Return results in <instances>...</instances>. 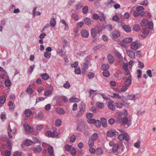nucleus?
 <instances>
[{
  "mask_svg": "<svg viewBox=\"0 0 156 156\" xmlns=\"http://www.w3.org/2000/svg\"><path fill=\"white\" fill-rule=\"evenodd\" d=\"M70 151V153L72 155L74 156L76 154V150L75 148L74 147H72L71 150Z\"/></svg>",
  "mask_w": 156,
  "mask_h": 156,
  "instance_id": "c03bdc74",
  "label": "nucleus"
},
{
  "mask_svg": "<svg viewBox=\"0 0 156 156\" xmlns=\"http://www.w3.org/2000/svg\"><path fill=\"white\" fill-rule=\"evenodd\" d=\"M63 50L62 48L60 47H59L58 49L57 52L60 56H62L63 55Z\"/></svg>",
  "mask_w": 156,
  "mask_h": 156,
  "instance_id": "2f4dec72",
  "label": "nucleus"
},
{
  "mask_svg": "<svg viewBox=\"0 0 156 156\" xmlns=\"http://www.w3.org/2000/svg\"><path fill=\"white\" fill-rule=\"evenodd\" d=\"M101 122L99 120H97L96 121V122L95 123L96 126L97 127L99 128L101 126Z\"/></svg>",
  "mask_w": 156,
  "mask_h": 156,
  "instance_id": "4d7b16f0",
  "label": "nucleus"
},
{
  "mask_svg": "<svg viewBox=\"0 0 156 156\" xmlns=\"http://www.w3.org/2000/svg\"><path fill=\"white\" fill-rule=\"evenodd\" d=\"M38 141H39V140L37 138L35 137H33L32 138V140H30L29 139H27V140L26 142H30V143H32L35 144L37 143H38Z\"/></svg>",
  "mask_w": 156,
  "mask_h": 156,
  "instance_id": "f3484780",
  "label": "nucleus"
},
{
  "mask_svg": "<svg viewBox=\"0 0 156 156\" xmlns=\"http://www.w3.org/2000/svg\"><path fill=\"white\" fill-rule=\"evenodd\" d=\"M133 29L136 31H139L140 30L141 28L139 24H136L133 26Z\"/></svg>",
  "mask_w": 156,
  "mask_h": 156,
  "instance_id": "393cba45",
  "label": "nucleus"
},
{
  "mask_svg": "<svg viewBox=\"0 0 156 156\" xmlns=\"http://www.w3.org/2000/svg\"><path fill=\"white\" fill-rule=\"evenodd\" d=\"M72 147L71 146L69 145H66L65 147L66 150L68 151H70Z\"/></svg>",
  "mask_w": 156,
  "mask_h": 156,
  "instance_id": "5fc2aeb1",
  "label": "nucleus"
},
{
  "mask_svg": "<svg viewBox=\"0 0 156 156\" xmlns=\"http://www.w3.org/2000/svg\"><path fill=\"white\" fill-rule=\"evenodd\" d=\"M150 32L149 29L148 28H145L142 30V33L146 36H147Z\"/></svg>",
  "mask_w": 156,
  "mask_h": 156,
  "instance_id": "5701e85b",
  "label": "nucleus"
},
{
  "mask_svg": "<svg viewBox=\"0 0 156 156\" xmlns=\"http://www.w3.org/2000/svg\"><path fill=\"white\" fill-rule=\"evenodd\" d=\"M46 136L48 137H53L52 132L51 131H48L46 132Z\"/></svg>",
  "mask_w": 156,
  "mask_h": 156,
  "instance_id": "09e8293b",
  "label": "nucleus"
},
{
  "mask_svg": "<svg viewBox=\"0 0 156 156\" xmlns=\"http://www.w3.org/2000/svg\"><path fill=\"white\" fill-rule=\"evenodd\" d=\"M75 73L77 74H80L81 73L80 69V67L76 68L75 70Z\"/></svg>",
  "mask_w": 156,
  "mask_h": 156,
  "instance_id": "0e129e2a",
  "label": "nucleus"
},
{
  "mask_svg": "<svg viewBox=\"0 0 156 156\" xmlns=\"http://www.w3.org/2000/svg\"><path fill=\"white\" fill-rule=\"evenodd\" d=\"M148 20L147 19H144L142 20L140 23V25L141 26H146L147 25Z\"/></svg>",
  "mask_w": 156,
  "mask_h": 156,
  "instance_id": "412c9836",
  "label": "nucleus"
},
{
  "mask_svg": "<svg viewBox=\"0 0 156 156\" xmlns=\"http://www.w3.org/2000/svg\"><path fill=\"white\" fill-rule=\"evenodd\" d=\"M117 134H118V131L114 129H110L107 133V136L110 137H112L114 136H116Z\"/></svg>",
  "mask_w": 156,
  "mask_h": 156,
  "instance_id": "39448f33",
  "label": "nucleus"
},
{
  "mask_svg": "<svg viewBox=\"0 0 156 156\" xmlns=\"http://www.w3.org/2000/svg\"><path fill=\"white\" fill-rule=\"evenodd\" d=\"M50 25L52 27H55L56 24V21L55 19L54 18H52L50 20Z\"/></svg>",
  "mask_w": 156,
  "mask_h": 156,
  "instance_id": "cd10ccee",
  "label": "nucleus"
},
{
  "mask_svg": "<svg viewBox=\"0 0 156 156\" xmlns=\"http://www.w3.org/2000/svg\"><path fill=\"white\" fill-rule=\"evenodd\" d=\"M44 95L46 96H49L52 94V91L51 90H48L44 92Z\"/></svg>",
  "mask_w": 156,
  "mask_h": 156,
  "instance_id": "3c124183",
  "label": "nucleus"
},
{
  "mask_svg": "<svg viewBox=\"0 0 156 156\" xmlns=\"http://www.w3.org/2000/svg\"><path fill=\"white\" fill-rule=\"evenodd\" d=\"M92 17L94 20H97L99 19V16L98 14L94 13L92 15Z\"/></svg>",
  "mask_w": 156,
  "mask_h": 156,
  "instance_id": "79ce46f5",
  "label": "nucleus"
},
{
  "mask_svg": "<svg viewBox=\"0 0 156 156\" xmlns=\"http://www.w3.org/2000/svg\"><path fill=\"white\" fill-rule=\"evenodd\" d=\"M112 19L114 21H118L119 20V18L118 16L115 15L113 16Z\"/></svg>",
  "mask_w": 156,
  "mask_h": 156,
  "instance_id": "774afa93",
  "label": "nucleus"
},
{
  "mask_svg": "<svg viewBox=\"0 0 156 156\" xmlns=\"http://www.w3.org/2000/svg\"><path fill=\"white\" fill-rule=\"evenodd\" d=\"M113 95L112 97L113 98L119 99H121V96H120L118 94L114 93L113 94Z\"/></svg>",
  "mask_w": 156,
  "mask_h": 156,
  "instance_id": "a19ab883",
  "label": "nucleus"
},
{
  "mask_svg": "<svg viewBox=\"0 0 156 156\" xmlns=\"http://www.w3.org/2000/svg\"><path fill=\"white\" fill-rule=\"evenodd\" d=\"M90 32L91 37L93 38L96 37L97 34L96 30L94 28H92L91 29Z\"/></svg>",
  "mask_w": 156,
  "mask_h": 156,
  "instance_id": "4468645a",
  "label": "nucleus"
},
{
  "mask_svg": "<svg viewBox=\"0 0 156 156\" xmlns=\"http://www.w3.org/2000/svg\"><path fill=\"white\" fill-rule=\"evenodd\" d=\"M62 121L60 119H57L55 122V125L57 127H59L61 124Z\"/></svg>",
  "mask_w": 156,
  "mask_h": 156,
  "instance_id": "58836bf2",
  "label": "nucleus"
},
{
  "mask_svg": "<svg viewBox=\"0 0 156 156\" xmlns=\"http://www.w3.org/2000/svg\"><path fill=\"white\" fill-rule=\"evenodd\" d=\"M37 117L39 119H42L44 117V115L41 112H40L37 114Z\"/></svg>",
  "mask_w": 156,
  "mask_h": 156,
  "instance_id": "8fccbe9b",
  "label": "nucleus"
},
{
  "mask_svg": "<svg viewBox=\"0 0 156 156\" xmlns=\"http://www.w3.org/2000/svg\"><path fill=\"white\" fill-rule=\"evenodd\" d=\"M132 41L133 38L132 37H126L122 40V42L126 44H128L131 42Z\"/></svg>",
  "mask_w": 156,
  "mask_h": 156,
  "instance_id": "f8f14e48",
  "label": "nucleus"
},
{
  "mask_svg": "<svg viewBox=\"0 0 156 156\" xmlns=\"http://www.w3.org/2000/svg\"><path fill=\"white\" fill-rule=\"evenodd\" d=\"M122 27L124 30L126 32H130L131 31V28L128 25H124L122 26Z\"/></svg>",
  "mask_w": 156,
  "mask_h": 156,
  "instance_id": "ddd939ff",
  "label": "nucleus"
},
{
  "mask_svg": "<svg viewBox=\"0 0 156 156\" xmlns=\"http://www.w3.org/2000/svg\"><path fill=\"white\" fill-rule=\"evenodd\" d=\"M76 139V136L74 135H72L70 138V140L71 142H74Z\"/></svg>",
  "mask_w": 156,
  "mask_h": 156,
  "instance_id": "338daca9",
  "label": "nucleus"
},
{
  "mask_svg": "<svg viewBox=\"0 0 156 156\" xmlns=\"http://www.w3.org/2000/svg\"><path fill=\"white\" fill-rule=\"evenodd\" d=\"M140 44L138 41L133 42L131 44V47L132 49L136 50L139 48Z\"/></svg>",
  "mask_w": 156,
  "mask_h": 156,
  "instance_id": "0eeeda50",
  "label": "nucleus"
},
{
  "mask_svg": "<svg viewBox=\"0 0 156 156\" xmlns=\"http://www.w3.org/2000/svg\"><path fill=\"white\" fill-rule=\"evenodd\" d=\"M44 56L47 58H50L51 55V53L48 52H46L44 53Z\"/></svg>",
  "mask_w": 156,
  "mask_h": 156,
  "instance_id": "13d9d810",
  "label": "nucleus"
},
{
  "mask_svg": "<svg viewBox=\"0 0 156 156\" xmlns=\"http://www.w3.org/2000/svg\"><path fill=\"white\" fill-rule=\"evenodd\" d=\"M101 123L102 126L104 127H105L107 126V121L105 118H101Z\"/></svg>",
  "mask_w": 156,
  "mask_h": 156,
  "instance_id": "aec40b11",
  "label": "nucleus"
},
{
  "mask_svg": "<svg viewBox=\"0 0 156 156\" xmlns=\"http://www.w3.org/2000/svg\"><path fill=\"white\" fill-rule=\"evenodd\" d=\"M149 28V29H152L153 28V23L152 21L149 22L148 21V23L147 24Z\"/></svg>",
  "mask_w": 156,
  "mask_h": 156,
  "instance_id": "6e6d98bb",
  "label": "nucleus"
},
{
  "mask_svg": "<svg viewBox=\"0 0 156 156\" xmlns=\"http://www.w3.org/2000/svg\"><path fill=\"white\" fill-rule=\"evenodd\" d=\"M128 64L126 63H124L122 65V68L125 71H127L128 70Z\"/></svg>",
  "mask_w": 156,
  "mask_h": 156,
  "instance_id": "de8ad7c7",
  "label": "nucleus"
},
{
  "mask_svg": "<svg viewBox=\"0 0 156 156\" xmlns=\"http://www.w3.org/2000/svg\"><path fill=\"white\" fill-rule=\"evenodd\" d=\"M108 58L109 63L112 64L114 62V58L111 54H109L108 55Z\"/></svg>",
  "mask_w": 156,
  "mask_h": 156,
  "instance_id": "9d476101",
  "label": "nucleus"
},
{
  "mask_svg": "<svg viewBox=\"0 0 156 156\" xmlns=\"http://www.w3.org/2000/svg\"><path fill=\"white\" fill-rule=\"evenodd\" d=\"M98 135L97 133H94L93 135L91 136L90 139L93 140H96L98 138Z\"/></svg>",
  "mask_w": 156,
  "mask_h": 156,
  "instance_id": "f704fd0d",
  "label": "nucleus"
},
{
  "mask_svg": "<svg viewBox=\"0 0 156 156\" xmlns=\"http://www.w3.org/2000/svg\"><path fill=\"white\" fill-rule=\"evenodd\" d=\"M129 99L130 100H135L136 99L135 96L134 95H130L128 96Z\"/></svg>",
  "mask_w": 156,
  "mask_h": 156,
  "instance_id": "052dcab7",
  "label": "nucleus"
},
{
  "mask_svg": "<svg viewBox=\"0 0 156 156\" xmlns=\"http://www.w3.org/2000/svg\"><path fill=\"white\" fill-rule=\"evenodd\" d=\"M120 36V32L117 30H115L112 32L111 37L112 39H116Z\"/></svg>",
  "mask_w": 156,
  "mask_h": 156,
  "instance_id": "423d86ee",
  "label": "nucleus"
},
{
  "mask_svg": "<svg viewBox=\"0 0 156 156\" xmlns=\"http://www.w3.org/2000/svg\"><path fill=\"white\" fill-rule=\"evenodd\" d=\"M81 34L82 37L86 38L88 37L89 33L87 30L83 29L81 31Z\"/></svg>",
  "mask_w": 156,
  "mask_h": 156,
  "instance_id": "6e6552de",
  "label": "nucleus"
},
{
  "mask_svg": "<svg viewBox=\"0 0 156 156\" xmlns=\"http://www.w3.org/2000/svg\"><path fill=\"white\" fill-rule=\"evenodd\" d=\"M118 134H117L118 136V139L120 141L125 140L127 141H129V136L128 134L125 133V131L122 130H118Z\"/></svg>",
  "mask_w": 156,
  "mask_h": 156,
  "instance_id": "f257e3e1",
  "label": "nucleus"
},
{
  "mask_svg": "<svg viewBox=\"0 0 156 156\" xmlns=\"http://www.w3.org/2000/svg\"><path fill=\"white\" fill-rule=\"evenodd\" d=\"M83 24L84 23L83 22H79L77 23L76 26L77 27L81 28L83 26Z\"/></svg>",
  "mask_w": 156,
  "mask_h": 156,
  "instance_id": "69168bd1",
  "label": "nucleus"
},
{
  "mask_svg": "<svg viewBox=\"0 0 156 156\" xmlns=\"http://www.w3.org/2000/svg\"><path fill=\"white\" fill-rule=\"evenodd\" d=\"M84 21L85 24L88 26L91 25V22L90 18L87 17H85L84 19Z\"/></svg>",
  "mask_w": 156,
  "mask_h": 156,
  "instance_id": "dca6fc26",
  "label": "nucleus"
},
{
  "mask_svg": "<svg viewBox=\"0 0 156 156\" xmlns=\"http://www.w3.org/2000/svg\"><path fill=\"white\" fill-rule=\"evenodd\" d=\"M41 76L42 79L44 80H47L49 78V75L46 73L42 74Z\"/></svg>",
  "mask_w": 156,
  "mask_h": 156,
  "instance_id": "b1692460",
  "label": "nucleus"
},
{
  "mask_svg": "<svg viewBox=\"0 0 156 156\" xmlns=\"http://www.w3.org/2000/svg\"><path fill=\"white\" fill-rule=\"evenodd\" d=\"M79 99L76 98H72L70 99V101L72 102H78Z\"/></svg>",
  "mask_w": 156,
  "mask_h": 156,
  "instance_id": "37998d69",
  "label": "nucleus"
},
{
  "mask_svg": "<svg viewBox=\"0 0 156 156\" xmlns=\"http://www.w3.org/2000/svg\"><path fill=\"white\" fill-rule=\"evenodd\" d=\"M128 87V86H127L125 85L122 86L120 90L122 92H125L127 89Z\"/></svg>",
  "mask_w": 156,
  "mask_h": 156,
  "instance_id": "680f3d73",
  "label": "nucleus"
},
{
  "mask_svg": "<svg viewBox=\"0 0 156 156\" xmlns=\"http://www.w3.org/2000/svg\"><path fill=\"white\" fill-rule=\"evenodd\" d=\"M128 56L130 58H133L135 57V53L130 50H127L126 51Z\"/></svg>",
  "mask_w": 156,
  "mask_h": 156,
  "instance_id": "1a4fd4ad",
  "label": "nucleus"
},
{
  "mask_svg": "<svg viewBox=\"0 0 156 156\" xmlns=\"http://www.w3.org/2000/svg\"><path fill=\"white\" fill-rule=\"evenodd\" d=\"M89 62V61L88 59H85L83 66L85 69L88 68Z\"/></svg>",
  "mask_w": 156,
  "mask_h": 156,
  "instance_id": "864d4df0",
  "label": "nucleus"
},
{
  "mask_svg": "<svg viewBox=\"0 0 156 156\" xmlns=\"http://www.w3.org/2000/svg\"><path fill=\"white\" fill-rule=\"evenodd\" d=\"M34 151L37 152H40L41 150V148L39 145L37 146L36 147L34 148Z\"/></svg>",
  "mask_w": 156,
  "mask_h": 156,
  "instance_id": "c756f323",
  "label": "nucleus"
},
{
  "mask_svg": "<svg viewBox=\"0 0 156 156\" xmlns=\"http://www.w3.org/2000/svg\"><path fill=\"white\" fill-rule=\"evenodd\" d=\"M109 68V66L108 64H103L101 66V69L104 71L108 70Z\"/></svg>",
  "mask_w": 156,
  "mask_h": 156,
  "instance_id": "a878e982",
  "label": "nucleus"
},
{
  "mask_svg": "<svg viewBox=\"0 0 156 156\" xmlns=\"http://www.w3.org/2000/svg\"><path fill=\"white\" fill-rule=\"evenodd\" d=\"M56 112L60 114H62L65 113V111L64 110L60 108H57L56 109Z\"/></svg>",
  "mask_w": 156,
  "mask_h": 156,
  "instance_id": "72a5a7b5",
  "label": "nucleus"
},
{
  "mask_svg": "<svg viewBox=\"0 0 156 156\" xmlns=\"http://www.w3.org/2000/svg\"><path fill=\"white\" fill-rule=\"evenodd\" d=\"M108 108L112 111H114L115 110V107L114 105L111 103H108L107 104Z\"/></svg>",
  "mask_w": 156,
  "mask_h": 156,
  "instance_id": "7c9ffc66",
  "label": "nucleus"
},
{
  "mask_svg": "<svg viewBox=\"0 0 156 156\" xmlns=\"http://www.w3.org/2000/svg\"><path fill=\"white\" fill-rule=\"evenodd\" d=\"M24 129L25 131L31 132L32 130L30 126L27 124H24L23 125Z\"/></svg>",
  "mask_w": 156,
  "mask_h": 156,
  "instance_id": "9b49d317",
  "label": "nucleus"
},
{
  "mask_svg": "<svg viewBox=\"0 0 156 156\" xmlns=\"http://www.w3.org/2000/svg\"><path fill=\"white\" fill-rule=\"evenodd\" d=\"M64 87L66 88H69L70 87L69 83L68 81H67L63 85Z\"/></svg>",
  "mask_w": 156,
  "mask_h": 156,
  "instance_id": "e2e57ef3",
  "label": "nucleus"
},
{
  "mask_svg": "<svg viewBox=\"0 0 156 156\" xmlns=\"http://www.w3.org/2000/svg\"><path fill=\"white\" fill-rule=\"evenodd\" d=\"M90 148L89 149V151L90 153L92 154H94L96 152V150L95 149L92 147H89Z\"/></svg>",
  "mask_w": 156,
  "mask_h": 156,
  "instance_id": "a18cd8bd",
  "label": "nucleus"
},
{
  "mask_svg": "<svg viewBox=\"0 0 156 156\" xmlns=\"http://www.w3.org/2000/svg\"><path fill=\"white\" fill-rule=\"evenodd\" d=\"M115 105L116 107L119 108H122L124 106V105L120 102H118L115 103Z\"/></svg>",
  "mask_w": 156,
  "mask_h": 156,
  "instance_id": "4be33fe9",
  "label": "nucleus"
},
{
  "mask_svg": "<svg viewBox=\"0 0 156 156\" xmlns=\"http://www.w3.org/2000/svg\"><path fill=\"white\" fill-rule=\"evenodd\" d=\"M46 98H43V97H37L36 99V103L39 102L41 101H44Z\"/></svg>",
  "mask_w": 156,
  "mask_h": 156,
  "instance_id": "4c0bfd02",
  "label": "nucleus"
},
{
  "mask_svg": "<svg viewBox=\"0 0 156 156\" xmlns=\"http://www.w3.org/2000/svg\"><path fill=\"white\" fill-rule=\"evenodd\" d=\"M5 98L4 97L1 96L0 97V103L3 104L5 102Z\"/></svg>",
  "mask_w": 156,
  "mask_h": 156,
  "instance_id": "603ef678",
  "label": "nucleus"
},
{
  "mask_svg": "<svg viewBox=\"0 0 156 156\" xmlns=\"http://www.w3.org/2000/svg\"><path fill=\"white\" fill-rule=\"evenodd\" d=\"M124 83L125 85L129 87L131 83V80L130 78L127 77Z\"/></svg>",
  "mask_w": 156,
  "mask_h": 156,
  "instance_id": "6ab92c4d",
  "label": "nucleus"
},
{
  "mask_svg": "<svg viewBox=\"0 0 156 156\" xmlns=\"http://www.w3.org/2000/svg\"><path fill=\"white\" fill-rule=\"evenodd\" d=\"M118 148V144H114L112 149V151L115 152L117 151Z\"/></svg>",
  "mask_w": 156,
  "mask_h": 156,
  "instance_id": "bb28decb",
  "label": "nucleus"
},
{
  "mask_svg": "<svg viewBox=\"0 0 156 156\" xmlns=\"http://www.w3.org/2000/svg\"><path fill=\"white\" fill-rule=\"evenodd\" d=\"M95 153L97 155H101L103 154V151L101 148L98 147L96 150Z\"/></svg>",
  "mask_w": 156,
  "mask_h": 156,
  "instance_id": "a211bd4d",
  "label": "nucleus"
},
{
  "mask_svg": "<svg viewBox=\"0 0 156 156\" xmlns=\"http://www.w3.org/2000/svg\"><path fill=\"white\" fill-rule=\"evenodd\" d=\"M103 76L105 77H108L109 76L110 74L108 70H105L102 73Z\"/></svg>",
  "mask_w": 156,
  "mask_h": 156,
  "instance_id": "c9c22d12",
  "label": "nucleus"
},
{
  "mask_svg": "<svg viewBox=\"0 0 156 156\" xmlns=\"http://www.w3.org/2000/svg\"><path fill=\"white\" fill-rule=\"evenodd\" d=\"M88 10V7L87 6H84L83 9L82 11L84 14H86Z\"/></svg>",
  "mask_w": 156,
  "mask_h": 156,
  "instance_id": "ea45409f",
  "label": "nucleus"
},
{
  "mask_svg": "<svg viewBox=\"0 0 156 156\" xmlns=\"http://www.w3.org/2000/svg\"><path fill=\"white\" fill-rule=\"evenodd\" d=\"M48 151V152L49 154V156H54V154L53 153V148L52 146H50L49 147Z\"/></svg>",
  "mask_w": 156,
  "mask_h": 156,
  "instance_id": "2eb2a0df",
  "label": "nucleus"
},
{
  "mask_svg": "<svg viewBox=\"0 0 156 156\" xmlns=\"http://www.w3.org/2000/svg\"><path fill=\"white\" fill-rule=\"evenodd\" d=\"M71 16L75 21H77L79 19V16L75 13H73Z\"/></svg>",
  "mask_w": 156,
  "mask_h": 156,
  "instance_id": "49530a36",
  "label": "nucleus"
},
{
  "mask_svg": "<svg viewBox=\"0 0 156 156\" xmlns=\"http://www.w3.org/2000/svg\"><path fill=\"white\" fill-rule=\"evenodd\" d=\"M80 110L76 115V117L78 118L82 116L84 113L85 110V105L84 102H82L79 106Z\"/></svg>",
  "mask_w": 156,
  "mask_h": 156,
  "instance_id": "7ed1b4c3",
  "label": "nucleus"
},
{
  "mask_svg": "<svg viewBox=\"0 0 156 156\" xmlns=\"http://www.w3.org/2000/svg\"><path fill=\"white\" fill-rule=\"evenodd\" d=\"M122 123L123 125L126 126V128L128 127L131 124V121L128 120V117L126 116L122 118Z\"/></svg>",
  "mask_w": 156,
  "mask_h": 156,
  "instance_id": "20e7f679",
  "label": "nucleus"
},
{
  "mask_svg": "<svg viewBox=\"0 0 156 156\" xmlns=\"http://www.w3.org/2000/svg\"><path fill=\"white\" fill-rule=\"evenodd\" d=\"M85 123L82 119L78 120V124L76 126V130L77 131L82 132L85 128Z\"/></svg>",
  "mask_w": 156,
  "mask_h": 156,
  "instance_id": "f03ea898",
  "label": "nucleus"
},
{
  "mask_svg": "<svg viewBox=\"0 0 156 156\" xmlns=\"http://www.w3.org/2000/svg\"><path fill=\"white\" fill-rule=\"evenodd\" d=\"M25 114L27 116H29L32 114V112L29 109H27L24 111Z\"/></svg>",
  "mask_w": 156,
  "mask_h": 156,
  "instance_id": "473e14b6",
  "label": "nucleus"
},
{
  "mask_svg": "<svg viewBox=\"0 0 156 156\" xmlns=\"http://www.w3.org/2000/svg\"><path fill=\"white\" fill-rule=\"evenodd\" d=\"M96 105L98 108L100 109L103 108L104 106V104L102 102L100 103L99 102H97L96 103Z\"/></svg>",
  "mask_w": 156,
  "mask_h": 156,
  "instance_id": "c85d7f7f",
  "label": "nucleus"
},
{
  "mask_svg": "<svg viewBox=\"0 0 156 156\" xmlns=\"http://www.w3.org/2000/svg\"><path fill=\"white\" fill-rule=\"evenodd\" d=\"M83 6V5L81 3H79L76 5L75 8L77 10H78L81 8Z\"/></svg>",
  "mask_w": 156,
  "mask_h": 156,
  "instance_id": "bf43d9fd",
  "label": "nucleus"
},
{
  "mask_svg": "<svg viewBox=\"0 0 156 156\" xmlns=\"http://www.w3.org/2000/svg\"><path fill=\"white\" fill-rule=\"evenodd\" d=\"M94 140L90 138L89 140L88 144L89 147H92L94 145Z\"/></svg>",
  "mask_w": 156,
  "mask_h": 156,
  "instance_id": "e433bc0d",
  "label": "nucleus"
}]
</instances>
